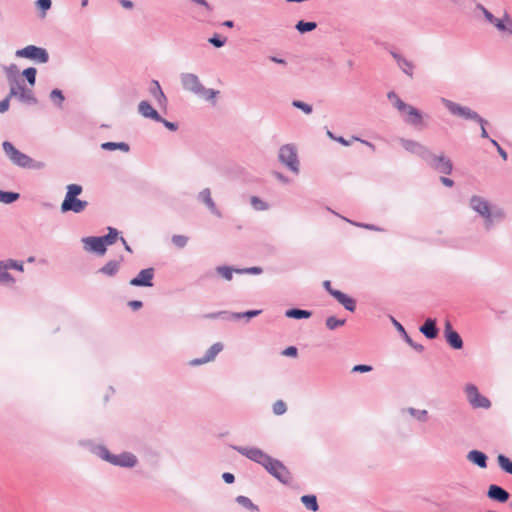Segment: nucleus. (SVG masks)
Listing matches in <instances>:
<instances>
[{"label": "nucleus", "instance_id": "09e8293b", "mask_svg": "<svg viewBox=\"0 0 512 512\" xmlns=\"http://www.w3.org/2000/svg\"><path fill=\"white\" fill-rule=\"evenodd\" d=\"M292 106L297 108V109H300L305 114H311L312 111H313L312 106L310 104H307V103L302 102L300 100H294L292 102Z\"/></svg>", "mask_w": 512, "mask_h": 512}, {"label": "nucleus", "instance_id": "4d7b16f0", "mask_svg": "<svg viewBox=\"0 0 512 512\" xmlns=\"http://www.w3.org/2000/svg\"><path fill=\"white\" fill-rule=\"evenodd\" d=\"M208 42L212 44L216 48H220L225 45L226 38H221L219 35L215 34L214 36L208 39Z\"/></svg>", "mask_w": 512, "mask_h": 512}, {"label": "nucleus", "instance_id": "49530a36", "mask_svg": "<svg viewBox=\"0 0 512 512\" xmlns=\"http://www.w3.org/2000/svg\"><path fill=\"white\" fill-rule=\"evenodd\" d=\"M250 203L252 207L257 211H264L268 209V204L257 196H252L250 199Z\"/></svg>", "mask_w": 512, "mask_h": 512}, {"label": "nucleus", "instance_id": "603ef678", "mask_svg": "<svg viewBox=\"0 0 512 512\" xmlns=\"http://www.w3.org/2000/svg\"><path fill=\"white\" fill-rule=\"evenodd\" d=\"M263 272V269L261 267H248V268H239V270H235L236 274H254L259 275Z\"/></svg>", "mask_w": 512, "mask_h": 512}, {"label": "nucleus", "instance_id": "de8ad7c7", "mask_svg": "<svg viewBox=\"0 0 512 512\" xmlns=\"http://www.w3.org/2000/svg\"><path fill=\"white\" fill-rule=\"evenodd\" d=\"M50 99L55 102L57 106L61 107L65 98L61 90L53 89L50 93Z\"/></svg>", "mask_w": 512, "mask_h": 512}, {"label": "nucleus", "instance_id": "ddd939ff", "mask_svg": "<svg viewBox=\"0 0 512 512\" xmlns=\"http://www.w3.org/2000/svg\"><path fill=\"white\" fill-rule=\"evenodd\" d=\"M398 417L401 421H407L408 418H413L420 423H425L428 420V411L425 409H416L407 407L400 409Z\"/></svg>", "mask_w": 512, "mask_h": 512}, {"label": "nucleus", "instance_id": "7ed1b4c3", "mask_svg": "<svg viewBox=\"0 0 512 512\" xmlns=\"http://www.w3.org/2000/svg\"><path fill=\"white\" fill-rule=\"evenodd\" d=\"M82 186L78 184H70L67 186V192L65 198L61 204V211L81 213L88 206V202L85 200L78 199L77 196L82 193Z\"/></svg>", "mask_w": 512, "mask_h": 512}, {"label": "nucleus", "instance_id": "680f3d73", "mask_svg": "<svg viewBox=\"0 0 512 512\" xmlns=\"http://www.w3.org/2000/svg\"><path fill=\"white\" fill-rule=\"evenodd\" d=\"M297 353H298V350L294 346H289L286 349H284L283 352H282V354L284 356H291V357L297 356Z\"/></svg>", "mask_w": 512, "mask_h": 512}, {"label": "nucleus", "instance_id": "423d86ee", "mask_svg": "<svg viewBox=\"0 0 512 512\" xmlns=\"http://www.w3.org/2000/svg\"><path fill=\"white\" fill-rule=\"evenodd\" d=\"M441 103L446 107L449 113L453 116L462 118L464 120L475 121L479 124L486 123V120L482 118L476 111L472 110L468 106L460 105L447 98H441Z\"/></svg>", "mask_w": 512, "mask_h": 512}, {"label": "nucleus", "instance_id": "c03bdc74", "mask_svg": "<svg viewBox=\"0 0 512 512\" xmlns=\"http://www.w3.org/2000/svg\"><path fill=\"white\" fill-rule=\"evenodd\" d=\"M345 322H346L345 319H337L334 316H330L326 319L325 324L329 330H335L336 328L343 326L345 324Z\"/></svg>", "mask_w": 512, "mask_h": 512}, {"label": "nucleus", "instance_id": "f704fd0d", "mask_svg": "<svg viewBox=\"0 0 512 512\" xmlns=\"http://www.w3.org/2000/svg\"><path fill=\"white\" fill-rule=\"evenodd\" d=\"M236 502L243 506L245 509L247 510H250V511H253V512H258L259 511V508L257 505H255L250 498L246 497V496H243V495H239L236 497Z\"/></svg>", "mask_w": 512, "mask_h": 512}, {"label": "nucleus", "instance_id": "412c9836", "mask_svg": "<svg viewBox=\"0 0 512 512\" xmlns=\"http://www.w3.org/2000/svg\"><path fill=\"white\" fill-rule=\"evenodd\" d=\"M138 113L142 117L152 119L154 121L162 120L160 114L146 100H143L138 104Z\"/></svg>", "mask_w": 512, "mask_h": 512}, {"label": "nucleus", "instance_id": "a211bd4d", "mask_svg": "<svg viewBox=\"0 0 512 512\" xmlns=\"http://www.w3.org/2000/svg\"><path fill=\"white\" fill-rule=\"evenodd\" d=\"M487 497L493 501L505 503L508 501L510 494L503 487L491 484L487 490Z\"/></svg>", "mask_w": 512, "mask_h": 512}, {"label": "nucleus", "instance_id": "b1692460", "mask_svg": "<svg viewBox=\"0 0 512 512\" xmlns=\"http://www.w3.org/2000/svg\"><path fill=\"white\" fill-rule=\"evenodd\" d=\"M467 459L482 469L487 468L488 457L481 450H470Z\"/></svg>", "mask_w": 512, "mask_h": 512}, {"label": "nucleus", "instance_id": "864d4df0", "mask_svg": "<svg viewBox=\"0 0 512 512\" xmlns=\"http://www.w3.org/2000/svg\"><path fill=\"white\" fill-rule=\"evenodd\" d=\"M9 85H10V89H9V93L6 98H8V101L10 102L11 97L19 98L21 82H16V83L12 82V83H9Z\"/></svg>", "mask_w": 512, "mask_h": 512}, {"label": "nucleus", "instance_id": "20e7f679", "mask_svg": "<svg viewBox=\"0 0 512 512\" xmlns=\"http://www.w3.org/2000/svg\"><path fill=\"white\" fill-rule=\"evenodd\" d=\"M278 161L293 174L298 175L300 173V160L297 147L294 144L289 143L280 146Z\"/></svg>", "mask_w": 512, "mask_h": 512}, {"label": "nucleus", "instance_id": "8fccbe9b", "mask_svg": "<svg viewBox=\"0 0 512 512\" xmlns=\"http://www.w3.org/2000/svg\"><path fill=\"white\" fill-rule=\"evenodd\" d=\"M287 411L286 403L283 400H277L273 404V413L275 415H283Z\"/></svg>", "mask_w": 512, "mask_h": 512}, {"label": "nucleus", "instance_id": "bb28decb", "mask_svg": "<svg viewBox=\"0 0 512 512\" xmlns=\"http://www.w3.org/2000/svg\"><path fill=\"white\" fill-rule=\"evenodd\" d=\"M300 500L307 510L312 512H317L319 510L317 497L315 495H303Z\"/></svg>", "mask_w": 512, "mask_h": 512}, {"label": "nucleus", "instance_id": "2eb2a0df", "mask_svg": "<svg viewBox=\"0 0 512 512\" xmlns=\"http://www.w3.org/2000/svg\"><path fill=\"white\" fill-rule=\"evenodd\" d=\"M398 111L402 114L403 120L407 124L412 126H418L422 123V114L415 107L406 103V107L401 108Z\"/></svg>", "mask_w": 512, "mask_h": 512}, {"label": "nucleus", "instance_id": "6e6552de", "mask_svg": "<svg viewBox=\"0 0 512 512\" xmlns=\"http://www.w3.org/2000/svg\"><path fill=\"white\" fill-rule=\"evenodd\" d=\"M3 150L9 160L14 164L22 168H30L32 164V159L19 151L14 145L9 141H4L2 143Z\"/></svg>", "mask_w": 512, "mask_h": 512}, {"label": "nucleus", "instance_id": "0e129e2a", "mask_svg": "<svg viewBox=\"0 0 512 512\" xmlns=\"http://www.w3.org/2000/svg\"><path fill=\"white\" fill-rule=\"evenodd\" d=\"M391 321H392L393 325L395 326V328L397 329V331H399L402 336L407 333L405 331L404 327L402 326V324L399 323L394 317H391Z\"/></svg>", "mask_w": 512, "mask_h": 512}, {"label": "nucleus", "instance_id": "58836bf2", "mask_svg": "<svg viewBox=\"0 0 512 512\" xmlns=\"http://www.w3.org/2000/svg\"><path fill=\"white\" fill-rule=\"evenodd\" d=\"M19 198V194L0 190V202L10 204Z\"/></svg>", "mask_w": 512, "mask_h": 512}, {"label": "nucleus", "instance_id": "f257e3e1", "mask_svg": "<svg viewBox=\"0 0 512 512\" xmlns=\"http://www.w3.org/2000/svg\"><path fill=\"white\" fill-rule=\"evenodd\" d=\"M248 459L261 464L272 476L281 483L288 484L291 480L289 470L284 464L264 453L263 450H238Z\"/></svg>", "mask_w": 512, "mask_h": 512}, {"label": "nucleus", "instance_id": "cd10ccee", "mask_svg": "<svg viewBox=\"0 0 512 512\" xmlns=\"http://www.w3.org/2000/svg\"><path fill=\"white\" fill-rule=\"evenodd\" d=\"M120 268V261L117 260H111L107 262L103 267L99 269V272L107 275V276H114L118 272Z\"/></svg>", "mask_w": 512, "mask_h": 512}, {"label": "nucleus", "instance_id": "13d9d810", "mask_svg": "<svg viewBox=\"0 0 512 512\" xmlns=\"http://www.w3.org/2000/svg\"><path fill=\"white\" fill-rule=\"evenodd\" d=\"M403 338H404L405 342L408 343L417 352H422L424 350V346L421 344L415 343L407 333L405 335H403Z\"/></svg>", "mask_w": 512, "mask_h": 512}, {"label": "nucleus", "instance_id": "69168bd1", "mask_svg": "<svg viewBox=\"0 0 512 512\" xmlns=\"http://www.w3.org/2000/svg\"><path fill=\"white\" fill-rule=\"evenodd\" d=\"M222 478L227 484H232L235 481V476L229 472L223 473Z\"/></svg>", "mask_w": 512, "mask_h": 512}, {"label": "nucleus", "instance_id": "c756f323", "mask_svg": "<svg viewBox=\"0 0 512 512\" xmlns=\"http://www.w3.org/2000/svg\"><path fill=\"white\" fill-rule=\"evenodd\" d=\"M446 342L453 348V349H462L463 348V340L458 332H453L445 337Z\"/></svg>", "mask_w": 512, "mask_h": 512}, {"label": "nucleus", "instance_id": "3c124183", "mask_svg": "<svg viewBox=\"0 0 512 512\" xmlns=\"http://www.w3.org/2000/svg\"><path fill=\"white\" fill-rule=\"evenodd\" d=\"M475 8H476V10H479L482 12V14L485 17V19L487 20V22H489L491 24L493 22H495L496 17L490 11H488L482 4L477 3Z\"/></svg>", "mask_w": 512, "mask_h": 512}, {"label": "nucleus", "instance_id": "7c9ffc66", "mask_svg": "<svg viewBox=\"0 0 512 512\" xmlns=\"http://www.w3.org/2000/svg\"><path fill=\"white\" fill-rule=\"evenodd\" d=\"M312 313L308 310H302L298 308H292L285 312V316L293 319H308Z\"/></svg>", "mask_w": 512, "mask_h": 512}, {"label": "nucleus", "instance_id": "f3484780", "mask_svg": "<svg viewBox=\"0 0 512 512\" xmlns=\"http://www.w3.org/2000/svg\"><path fill=\"white\" fill-rule=\"evenodd\" d=\"M223 350V344L220 342L214 343L206 352L205 355L201 358H195L191 360L190 364L192 366H198L210 361H213L216 356Z\"/></svg>", "mask_w": 512, "mask_h": 512}, {"label": "nucleus", "instance_id": "2f4dec72", "mask_svg": "<svg viewBox=\"0 0 512 512\" xmlns=\"http://www.w3.org/2000/svg\"><path fill=\"white\" fill-rule=\"evenodd\" d=\"M9 266L4 262H0V284L11 285L14 283V278L7 271Z\"/></svg>", "mask_w": 512, "mask_h": 512}, {"label": "nucleus", "instance_id": "a19ab883", "mask_svg": "<svg viewBox=\"0 0 512 512\" xmlns=\"http://www.w3.org/2000/svg\"><path fill=\"white\" fill-rule=\"evenodd\" d=\"M430 153L431 150L427 146L420 143L412 154L417 155L426 162L427 159L430 158Z\"/></svg>", "mask_w": 512, "mask_h": 512}, {"label": "nucleus", "instance_id": "473e14b6", "mask_svg": "<svg viewBox=\"0 0 512 512\" xmlns=\"http://www.w3.org/2000/svg\"><path fill=\"white\" fill-rule=\"evenodd\" d=\"M3 70H4L5 74H6V77H7L9 83L21 82L17 78L19 70H18V67H17L16 64H10L9 66H4Z\"/></svg>", "mask_w": 512, "mask_h": 512}, {"label": "nucleus", "instance_id": "393cba45", "mask_svg": "<svg viewBox=\"0 0 512 512\" xmlns=\"http://www.w3.org/2000/svg\"><path fill=\"white\" fill-rule=\"evenodd\" d=\"M332 296L350 312L355 311L356 302L353 298L349 297L341 291L332 292Z\"/></svg>", "mask_w": 512, "mask_h": 512}, {"label": "nucleus", "instance_id": "bf43d9fd", "mask_svg": "<svg viewBox=\"0 0 512 512\" xmlns=\"http://www.w3.org/2000/svg\"><path fill=\"white\" fill-rule=\"evenodd\" d=\"M372 366L370 365H365V364H358V365H355L353 368H352V372L356 373H366V372H370L372 371Z\"/></svg>", "mask_w": 512, "mask_h": 512}, {"label": "nucleus", "instance_id": "6ab92c4d", "mask_svg": "<svg viewBox=\"0 0 512 512\" xmlns=\"http://www.w3.org/2000/svg\"><path fill=\"white\" fill-rule=\"evenodd\" d=\"M150 95L155 99L157 105L161 108L167 107V97L164 94L159 82L157 80H152L151 85L149 87Z\"/></svg>", "mask_w": 512, "mask_h": 512}, {"label": "nucleus", "instance_id": "f8f14e48", "mask_svg": "<svg viewBox=\"0 0 512 512\" xmlns=\"http://www.w3.org/2000/svg\"><path fill=\"white\" fill-rule=\"evenodd\" d=\"M83 248L87 252L96 253L98 255H104L106 247L101 237L88 236L81 239Z\"/></svg>", "mask_w": 512, "mask_h": 512}, {"label": "nucleus", "instance_id": "9b49d317", "mask_svg": "<svg viewBox=\"0 0 512 512\" xmlns=\"http://www.w3.org/2000/svg\"><path fill=\"white\" fill-rule=\"evenodd\" d=\"M181 85L184 90L196 95L202 90V83L199 77L194 73H182L180 75Z\"/></svg>", "mask_w": 512, "mask_h": 512}, {"label": "nucleus", "instance_id": "6e6d98bb", "mask_svg": "<svg viewBox=\"0 0 512 512\" xmlns=\"http://www.w3.org/2000/svg\"><path fill=\"white\" fill-rule=\"evenodd\" d=\"M36 7L42 11V17L45 16L46 11L51 8L52 1L51 0H37L35 2Z\"/></svg>", "mask_w": 512, "mask_h": 512}, {"label": "nucleus", "instance_id": "9d476101", "mask_svg": "<svg viewBox=\"0 0 512 512\" xmlns=\"http://www.w3.org/2000/svg\"><path fill=\"white\" fill-rule=\"evenodd\" d=\"M426 163L434 170L445 175L451 174L453 170V164L451 160L445 157L443 154L435 155L431 152L430 158L427 159Z\"/></svg>", "mask_w": 512, "mask_h": 512}, {"label": "nucleus", "instance_id": "ea45409f", "mask_svg": "<svg viewBox=\"0 0 512 512\" xmlns=\"http://www.w3.org/2000/svg\"><path fill=\"white\" fill-rule=\"evenodd\" d=\"M317 27V23L316 22H305V21H299L295 28L300 32V33H306V32H310V31H313L314 29H316Z\"/></svg>", "mask_w": 512, "mask_h": 512}, {"label": "nucleus", "instance_id": "e2e57ef3", "mask_svg": "<svg viewBox=\"0 0 512 512\" xmlns=\"http://www.w3.org/2000/svg\"><path fill=\"white\" fill-rule=\"evenodd\" d=\"M5 264H7L9 266V268H13V269H16L18 271H23V263L22 262H18V261H14V260H9Z\"/></svg>", "mask_w": 512, "mask_h": 512}, {"label": "nucleus", "instance_id": "4468645a", "mask_svg": "<svg viewBox=\"0 0 512 512\" xmlns=\"http://www.w3.org/2000/svg\"><path fill=\"white\" fill-rule=\"evenodd\" d=\"M261 312H262V310H249L246 312H234V313L228 314L225 311H219V312H214V313L208 314V315H206V317L211 318V319L223 317L225 319H231V320H238V319L245 317L249 320L253 317L260 315Z\"/></svg>", "mask_w": 512, "mask_h": 512}, {"label": "nucleus", "instance_id": "0eeeda50", "mask_svg": "<svg viewBox=\"0 0 512 512\" xmlns=\"http://www.w3.org/2000/svg\"><path fill=\"white\" fill-rule=\"evenodd\" d=\"M15 56L18 58L30 59L39 64H45L49 61V54L47 50L35 45H27L22 49H18L15 52Z\"/></svg>", "mask_w": 512, "mask_h": 512}, {"label": "nucleus", "instance_id": "79ce46f5", "mask_svg": "<svg viewBox=\"0 0 512 512\" xmlns=\"http://www.w3.org/2000/svg\"><path fill=\"white\" fill-rule=\"evenodd\" d=\"M36 74L37 70L34 67L26 68L22 72L23 77H25V79L31 86H34L36 83Z\"/></svg>", "mask_w": 512, "mask_h": 512}, {"label": "nucleus", "instance_id": "37998d69", "mask_svg": "<svg viewBox=\"0 0 512 512\" xmlns=\"http://www.w3.org/2000/svg\"><path fill=\"white\" fill-rule=\"evenodd\" d=\"M387 98L392 102L393 106L399 110L406 107V103L400 99V97L394 92L390 91L387 94Z\"/></svg>", "mask_w": 512, "mask_h": 512}, {"label": "nucleus", "instance_id": "774afa93", "mask_svg": "<svg viewBox=\"0 0 512 512\" xmlns=\"http://www.w3.org/2000/svg\"><path fill=\"white\" fill-rule=\"evenodd\" d=\"M453 332H455V330L453 329L451 322L449 320H447L444 325V331H443L444 337Z\"/></svg>", "mask_w": 512, "mask_h": 512}, {"label": "nucleus", "instance_id": "39448f33", "mask_svg": "<svg viewBox=\"0 0 512 512\" xmlns=\"http://www.w3.org/2000/svg\"><path fill=\"white\" fill-rule=\"evenodd\" d=\"M96 455L112 465L131 468L137 463V458L134 454L128 451H122L119 454H114L111 450H95Z\"/></svg>", "mask_w": 512, "mask_h": 512}, {"label": "nucleus", "instance_id": "1a4fd4ad", "mask_svg": "<svg viewBox=\"0 0 512 512\" xmlns=\"http://www.w3.org/2000/svg\"><path fill=\"white\" fill-rule=\"evenodd\" d=\"M465 392L467 400L473 408L488 409L491 407L490 400L487 397L481 395L478 391V388L474 384H467L465 387Z\"/></svg>", "mask_w": 512, "mask_h": 512}, {"label": "nucleus", "instance_id": "5701e85b", "mask_svg": "<svg viewBox=\"0 0 512 512\" xmlns=\"http://www.w3.org/2000/svg\"><path fill=\"white\" fill-rule=\"evenodd\" d=\"M419 330L428 339H435L439 332L436 326V320L432 318L426 319Z\"/></svg>", "mask_w": 512, "mask_h": 512}, {"label": "nucleus", "instance_id": "dca6fc26", "mask_svg": "<svg viewBox=\"0 0 512 512\" xmlns=\"http://www.w3.org/2000/svg\"><path fill=\"white\" fill-rule=\"evenodd\" d=\"M154 277V269L146 268L141 270L136 277L130 280V285L136 287H151L153 286L152 279Z\"/></svg>", "mask_w": 512, "mask_h": 512}, {"label": "nucleus", "instance_id": "a878e982", "mask_svg": "<svg viewBox=\"0 0 512 512\" xmlns=\"http://www.w3.org/2000/svg\"><path fill=\"white\" fill-rule=\"evenodd\" d=\"M19 101L27 104H36L37 99L34 96V93L31 89H27L23 80H21L20 91H19Z\"/></svg>", "mask_w": 512, "mask_h": 512}, {"label": "nucleus", "instance_id": "052dcab7", "mask_svg": "<svg viewBox=\"0 0 512 512\" xmlns=\"http://www.w3.org/2000/svg\"><path fill=\"white\" fill-rule=\"evenodd\" d=\"M158 122L162 123L170 131H176L178 129V124L177 123L167 121L164 118H162V120H159Z\"/></svg>", "mask_w": 512, "mask_h": 512}, {"label": "nucleus", "instance_id": "4c0bfd02", "mask_svg": "<svg viewBox=\"0 0 512 512\" xmlns=\"http://www.w3.org/2000/svg\"><path fill=\"white\" fill-rule=\"evenodd\" d=\"M235 270H239V268H232L229 266H218L216 267V272L218 275H220L222 278H224L227 281L232 280L233 273H235Z\"/></svg>", "mask_w": 512, "mask_h": 512}, {"label": "nucleus", "instance_id": "72a5a7b5", "mask_svg": "<svg viewBox=\"0 0 512 512\" xmlns=\"http://www.w3.org/2000/svg\"><path fill=\"white\" fill-rule=\"evenodd\" d=\"M219 94V91L202 87V90L196 94V96L205 99L208 102L215 103L216 96Z\"/></svg>", "mask_w": 512, "mask_h": 512}, {"label": "nucleus", "instance_id": "5fc2aeb1", "mask_svg": "<svg viewBox=\"0 0 512 512\" xmlns=\"http://www.w3.org/2000/svg\"><path fill=\"white\" fill-rule=\"evenodd\" d=\"M188 238L184 235H173L172 243L178 248H184L187 245Z\"/></svg>", "mask_w": 512, "mask_h": 512}, {"label": "nucleus", "instance_id": "aec40b11", "mask_svg": "<svg viewBox=\"0 0 512 512\" xmlns=\"http://www.w3.org/2000/svg\"><path fill=\"white\" fill-rule=\"evenodd\" d=\"M390 54L394 58V60L397 62V65L402 70V72L404 74H406L407 76H409L410 78H412L413 77V71H414V68H415L413 62H411L410 60L406 59L401 54H399V53H397L395 51H390Z\"/></svg>", "mask_w": 512, "mask_h": 512}, {"label": "nucleus", "instance_id": "a18cd8bd", "mask_svg": "<svg viewBox=\"0 0 512 512\" xmlns=\"http://www.w3.org/2000/svg\"><path fill=\"white\" fill-rule=\"evenodd\" d=\"M399 142L401 143L402 147L409 153H413V151H415V149L420 144V142H418V141L405 139V138H400Z\"/></svg>", "mask_w": 512, "mask_h": 512}, {"label": "nucleus", "instance_id": "e433bc0d", "mask_svg": "<svg viewBox=\"0 0 512 512\" xmlns=\"http://www.w3.org/2000/svg\"><path fill=\"white\" fill-rule=\"evenodd\" d=\"M119 237V232L117 229L113 227H108V233L105 236H101L105 247L107 245H112L116 242Z\"/></svg>", "mask_w": 512, "mask_h": 512}, {"label": "nucleus", "instance_id": "f03ea898", "mask_svg": "<svg viewBox=\"0 0 512 512\" xmlns=\"http://www.w3.org/2000/svg\"><path fill=\"white\" fill-rule=\"evenodd\" d=\"M470 207L484 218L486 230H490L495 221H500L505 217L501 209L491 210L489 202L478 195L471 197Z\"/></svg>", "mask_w": 512, "mask_h": 512}, {"label": "nucleus", "instance_id": "4be33fe9", "mask_svg": "<svg viewBox=\"0 0 512 512\" xmlns=\"http://www.w3.org/2000/svg\"><path fill=\"white\" fill-rule=\"evenodd\" d=\"M198 199L200 201H202L208 207V209L211 211L212 214H214L217 217H221L222 216L221 212L218 210V208L216 207L215 202L213 201V199L211 197V191H210L209 188L203 189L199 193Z\"/></svg>", "mask_w": 512, "mask_h": 512}, {"label": "nucleus", "instance_id": "338daca9", "mask_svg": "<svg viewBox=\"0 0 512 512\" xmlns=\"http://www.w3.org/2000/svg\"><path fill=\"white\" fill-rule=\"evenodd\" d=\"M128 306L131 307L133 310H139L142 308L143 303L139 300H132L128 302Z\"/></svg>", "mask_w": 512, "mask_h": 512}, {"label": "nucleus", "instance_id": "c85d7f7f", "mask_svg": "<svg viewBox=\"0 0 512 512\" xmlns=\"http://www.w3.org/2000/svg\"><path fill=\"white\" fill-rule=\"evenodd\" d=\"M101 148L106 151L120 150L124 153L129 152L130 146L125 142H104Z\"/></svg>", "mask_w": 512, "mask_h": 512}, {"label": "nucleus", "instance_id": "c9c22d12", "mask_svg": "<svg viewBox=\"0 0 512 512\" xmlns=\"http://www.w3.org/2000/svg\"><path fill=\"white\" fill-rule=\"evenodd\" d=\"M499 467L506 473L512 475V459L508 458L503 454H499L497 457Z\"/></svg>", "mask_w": 512, "mask_h": 512}]
</instances>
